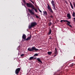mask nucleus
Masks as SVG:
<instances>
[{
    "label": "nucleus",
    "mask_w": 75,
    "mask_h": 75,
    "mask_svg": "<svg viewBox=\"0 0 75 75\" xmlns=\"http://www.w3.org/2000/svg\"><path fill=\"white\" fill-rule=\"evenodd\" d=\"M28 51H39V49H36L35 47L34 46L32 47L31 48H29L28 49Z\"/></svg>",
    "instance_id": "1"
},
{
    "label": "nucleus",
    "mask_w": 75,
    "mask_h": 75,
    "mask_svg": "<svg viewBox=\"0 0 75 75\" xmlns=\"http://www.w3.org/2000/svg\"><path fill=\"white\" fill-rule=\"evenodd\" d=\"M36 25H37V23L36 22H32L31 23V25L29 26V28H31L32 27H34Z\"/></svg>",
    "instance_id": "2"
},
{
    "label": "nucleus",
    "mask_w": 75,
    "mask_h": 75,
    "mask_svg": "<svg viewBox=\"0 0 75 75\" xmlns=\"http://www.w3.org/2000/svg\"><path fill=\"white\" fill-rule=\"evenodd\" d=\"M26 5L28 7H30V8H33L34 7V6L33 4L30 3H26Z\"/></svg>",
    "instance_id": "3"
},
{
    "label": "nucleus",
    "mask_w": 75,
    "mask_h": 75,
    "mask_svg": "<svg viewBox=\"0 0 75 75\" xmlns=\"http://www.w3.org/2000/svg\"><path fill=\"white\" fill-rule=\"evenodd\" d=\"M47 8L48 10L50 12V13H53V11H52V8L51 7V6L49 5V4H47Z\"/></svg>",
    "instance_id": "4"
},
{
    "label": "nucleus",
    "mask_w": 75,
    "mask_h": 75,
    "mask_svg": "<svg viewBox=\"0 0 75 75\" xmlns=\"http://www.w3.org/2000/svg\"><path fill=\"white\" fill-rule=\"evenodd\" d=\"M20 71V68H18L17 69L16 71V74H18L19 73V71Z\"/></svg>",
    "instance_id": "5"
},
{
    "label": "nucleus",
    "mask_w": 75,
    "mask_h": 75,
    "mask_svg": "<svg viewBox=\"0 0 75 75\" xmlns=\"http://www.w3.org/2000/svg\"><path fill=\"white\" fill-rule=\"evenodd\" d=\"M66 22H67V24L68 25H69L70 27H72V26L70 25V24H71V22H70L67 20H66Z\"/></svg>",
    "instance_id": "6"
},
{
    "label": "nucleus",
    "mask_w": 75,
    "mask_h": 75,
    "mask_svg": "<svg viewBox=\"0 0 75 75\" xmlns=\"http://www.w3.org/2000/svg\"><path fill=\"white\" fill-rule=\"evenodd\" d=\"M26 37H27V36H26V35H25L24 34L22 36V38L24 40H25L26 39Z\"/></svg>",
    "instance_id": "7"
},
{
    "label": "nucleus",
    "mask_w": 75,
    "mask_h": 75,
    "mask_svg": "<svg viewBox=\"0 0 75 75\" xmlns=\"http://www.w3.org/2000/svg\"><path fill=\"white\" fill-rule=\"evenodd\" d=\"M67 17H68V19H71V15L69 13H68L67 15Z\"/></svg>",
    "instance_id": "8"
},
{
    "label": "nucleus",
    "mask_w": 75,
    "mask_h": 75,
    "mask_svg": "<svg viewBox=\"0 0 75 75\" xmlns=\"http://www.w3.org/2000/svg\"><path fill=\"white\" fill-rule=\"evenodd\" d=\"M28 11L29 12V13H30V14H34V13L33 12L32 10L29 9L28 10Z\"/></svg>",
    "instance_id": "9"
},
{
    "label": "nucleus",
    "mask_w": 75,
    "mask_h": 75,
    "mask_svg": "<svg viewBox=\"0 0 75 75\" xmlns=\"http://www.w3.org/2000/svg\"><path fill=\"white\" fill-rule=\"evenodd\" d=\"M31 35H30V37H28L25 40L26 41H28V40H30L31 39Z\"/></svg>",
    "instance_id": "10"
},
{
    "label": "nucleus",
    "mask_w": 75,
    "mask_h": 75,
    "mask_svg": "<svg viewBox=\"0 0 75 75\" xmlns=\"http://www.w3.org/2000/svg\"><path fill=\"white\" fill-rule=\"evenodd\" d=\"M51 3L52 5V6H55V2L54 1L52 0L51 1Z\"/></svg>",
    "instance_id": "11"
},
{
    "label": "nucleus",
    "mask_w": 75,
    "mask_h": 75,
    "mask_svg": "<svg viewBox=\"0 0 75 75\" xmlns=\"http://www.w3.org/2000/svg\"><path fill=\"white\" fill-rule=\"evenodd\" d=\"M43 13L44 16H47V12L45 11H43Z\"/></svg>",
    "instance_id": "12"
},
{
    "label": "nucleus",
    "mask_w": 75,
    "mask_h": 75,
    "mask_svg": "<svg viewBox=\"0 0 75 75\" xmlns=\"http://www.w3.org/2000/svg\"><path fill=\"white\" fill-rule=\"evenodd\" d=\"M52 52H47V54L48 55H51V54H52Z\"/></svg>",
    "instance_id": "13"
},
{
    "label": "nucleus",
    "mask_w": 75,
    "mask_h": 75,
    "mask_svg": "<svg viewBox=\"0 0 75 75\" xmlns=\"http://www.w3.org/2000/svg\"><path fill=\"white\" fill-rule=\"evenodd\" d=\"M37 59L38 62L42 63V61H41V59H40V58H38Z\"/></svg>",
    "instance_id": "14"
},
{
    "label": "nucleus",
    "mask_w": 75,
    "mask_h": 75,
    "mask_svg": "<svg viewBox=\"0 0 75 75\" xmlns=\"http://www.w3.org/2000/svg\"><path fill=\"white\" fill-rule=\"evenodd\" d=\"M32 9L34 10H35V12L36 13H37V12H38V11H37V9H36L35 8L34 6V8H32Z\"/></svg>",
    "instance_id": "15"
},
{
    "label": "nucleus",
    "mask_w": 75,
    "mask_h": 75,
    "mask_svg": "<svg viewBox=\"0 0 75 75\" xmlns=\"http://www.w3.org/2000/svg\"><path fill=\"white\" fill-rule=\"evenodd\" d=\"M70 6H71V8H72V9H74V7H73V6H72L71 2H70Z\"/></svg>",
    "instance_id": "16"
},
{
    "label": "nucleus",
    "mask_w": 75,
    "mask_h": 75,
    "mask_svg": "<svg viewBox=\"0 0 75 75\" xmlns=\"http://www.w3.org/2000/svg\"><path fill=\"white\" fill-rule=\"evenodd\" d=\"M34 59V57H30V59H29V60H31V59Z\"/></svg>",
    "instance_id": "17"
},
{
    "label": "nucleus",
    "mask_w": 75,
    "mask_h": 75,
    "mask_svg": "<svg viewBox=\"0 0 75 75\" xmlns=\"http://www.w3.org/2000/svg\"><path fill=\"white\" fill-rule=\"evenodd\" d=\"M52 6L53 7V9H54V10H56V9L55 8V5H53Z\"/></svg>",
    "instance_id": "18"
},
{
    "label": "nucleus",
    "mask_w": 75,
    "mask_h": 75,
    "mask_svg": "<svg viewBox=\"0 0 75 75\" xmlns=\"http://www.w3.org/2000/svg\"><path fill=\"white\" fill-rule=\"evenodd\" d=\"M72 16L73 17H75V13L74 12H73V14L72 15Z\"/></svg>",
    "instance_id": "19"
},
{
    "label": "nucleus",
    "mask_w": 75,
    "mask_h": 75,
    "mask_svg": "<svg viewBox=\"0 0 75 75\" xmlns=\"http://www.w3.org/2000/svg\"><path fill=\"white\" fill-rule=\"evenodd\" d=\"M38 54L37 53H36L34 55V57H37V56H38Z\"/></svg>",
    "instance_id": "20"
},
{
    "label": "nucleus",
    "mask_w": 75,
    "mask_h": 75,
    "mask_svg": "<svg viewBox=\"0 0 75 75\" xmlns=\"http://www.w3.org/2000/svg\"><path fill=\"white\" fill-rule=\"evenodd\" d=\"M51 29H50V30L48 33L49 35H50V34H51Z\"/></svg>",
    "instance_id": "21"
},
{
    "label": "nucleus",
    "mask_w": 75,
    "mask_h": 75,
    "mask_svg": "<svg viewBox=\"0 0 75 75\" xmlns=\"http://www.w3.org/2000/svg\"><path fill=\"white\" fill-rule=\"evenodd\" d=\"M63 21H64V22H66V20H62L60 21V22H61V23H62Z\"/></svg>",
    "instance_id": "22"
},
{
    "label": "nucleus",
    "mask_w": 75,
    "mask_h": 75,
    "mask_svg": "<svg viewBox=\"0 0 75 75\" xmlns=\"http://www.w3.org/2000/svg\"><path fill=\"white\" fill-rule=\"evenodd\" d=\"M38 8L39 10V11H40V13H42V11H41L40 10V9L39 8H38Z\"/></svg>",
    "instance_id": "23"
},
{
    "label": "nucleus",
    "mask_w": 75,
    "mask_h": 75,
    "mask_svg": "<svg viewBox=\"0 0 75 75\" xmlns=\"http://www.w3.org/2000/svg\"><path fill=\"white\" fill-rule=\"evenodd\" d=\"M23 1L24 3V4L26 5V2H25V1L24 0H23Z\"/></svg>",
    "instance_id": "24"
},
{
    "label": "nucleus",
    "mask_w": 75,
    "mask_h": 75,
    "mask_svg": "<svg viewBox=\"0 0 75 75\" xmlns=\"http://www.w3.org/2000/svg\"><path fill=\"white\" fill-rule=\"evenodd\" d=\"M54 52H57V48H55Z\"/></svg>",
    "instance_id": "25"
},
{
    "label": "nucleus",
    "mask_w": 75,
    "mask_h": 75,
    "mask_svg": "<svg viewBox=\"0 0 75 75\" xmlns=\"http://www.w3.org/2000/svg\"><path fill=\"white\" fill-rule=\"evenodd\" d=\"M36 18H39V17L38 16H37V15H35Z\"/></svg>",
    "instance_id": "26"
},
{
    "label": "nucleus",
    "mask_w": 75,
    "mask_h": 75,
    "mask_svg": "<svg viewBox=\"0 0 75 75\" xmlns=\"http://www.w3.org/2000/svg\"><path fill=\"white\" fill-rule=\"evenodd\" d=\"M35 6H36V7H37L38 8V6H37V4H35Z\"/></svg>",
    "instance_id": "27"
},
{
    "label": "nucleus",
    "mask_w": 75,
    "mask_h": 75,
    "mask_svg": "<svg viewBox=\"0 0 75 75\" xmlns=\"http://www.w3.org/2000/svg\"><path fill=\"white\" fill-rule=\"evenodd\" d=\"M21 57H23V56H24L25 55L24 54H22L21 55Z\"/></svg>",
    "instance_id": "28"
},
{
    "label": "nucleus",
    "mask_w": 75,
    "mask_h": 75,
    "mask_svg": "<svg viewBox=\"0 0 75 75\" xmlns=\"http://www.w3.org/2000/svg\"><path fill=\"white\" fill-rule=\"evenodd\" d=\"M54 53L55 55H57V54H58V53L57 52H54Z\"/></svg>",
    "instance_id": "29"
},
{
    "label": "nucleus",
    "mask_w": 75,
    "mask_h": 75,
    "mask_svg": "<svg viewBox=\"0 0 75 75\" xmlns=\"http://www.w3.org/2000/svg\"><path fill=\"white\" fill-rule=\"evenodd\" d=\"M50 17H51V18H54V17H53L52 15H51L50 16Z\"/></svg>",
    "instance_id": "30"
},
{
    "label": "nucleus",
    "mask_w": 75,
    "mask_h": 75,
    "mask_svg": "<svg viewBox=\"0 0 75 75\" xmlns=\"http://www.w3.org/2000/svg\"><path fill=\"white\" fill-rule=\"evenodd\" d=\"M51 25V22H50L49 23V25L50 26Z\"/></svg>",
    "instance_id": "31"
},
{
    "label": "nucleus",
    "mask_w": 75,
    "mask_h": 75,
    "mask_svg": "<svg viewBox=\"0 0 75 75\" xmlns=\"http://www.w3.org/2000/svg\"><path fill=\"white\" fill-rule=\"evenodd\" d=\"M49 39H50V40H52V38H51V37H50V38Z\"/></svg>",
    "instance_id": "32"
},
{
    "label": "nucleus",
    "mask_w": 75,
    "mask_h": 75,
    "mask_svg": "<svg viewBox=\"0 0 75 75\" xmlns=\"http://www.w3.org/2000/svg\"><path fill=\"white\" fill-rule=\"evenodd\" d=\"M22 6H24L25 7L24 4H23V3H22Z\"/></svg>",
    "instance_id": "33"
},
{
    "label": "nucleus",
    "mask_w": 75,
    "mask_h": 75,
    "mask_svg": "<svg viewBox=\"0 0 75 75\" xmlns=\"http://www.w3.org/2000/svg\"><path fill=\"white\" fill-rule=\"evenodd\" d=\"M71 67H72V66H73V63H72V64H71Z\"/></svg>",
    "instance_id": "34"
},
{
    "label": "nucleus",
    "mask_w": 75,
    "mask_h": 75,
    "mask_svg": "<svg viewBox=\"0 0 75 75\" xmlns=\"http://www.w3.org/2000/svg\"><path fill=\"white\" fill-rule=\"evenodd\" d=\"M73 19H74V21H75V18H74Z\"/></svg>",
    "instance_id": "35"
},
{
    "label": "nucleus",
    "mask_w": 75,
    "mask_h": 75,
    "mask_svg": "<svg viewBox=\"0 0 75 75\" xmlns=\"http://www.w3.org/2000/svg\"><path fill=\"white\" fill-rule=\"evenodd\" d=\"M74 7H75V4H74Z\"/></svg>",
    "instance_id": "36"
},
{
    "label": "nucleus",
    "mask_w": 75,
    "mask_h": 75,
    "mask_svg": "<svg viewBox=\"0 0 75 75\" xmlns=\"http://www.w3.org/2000/svg\"><path fill=\"white\" fill-rule=\"evenodd\" d=\"M56 54H55V55H54V57H56Z\"/></svg>",
    "instance_id": "37"
},
{
    "label": "nucleus",
    "mask_w": 75,
    "mask_h": 75,
    "mask_svg": "<svg viewBox=\"0 0 75 75\" xmlns=\"http://www.w3.org/2000/svg\"><path fill=\"white\" fill-rule=\"evenodd\" d=\"M65 3H67V2L66 1H65Z\"/></svg>",
    "instance_id": "38"
}]
</instances>
